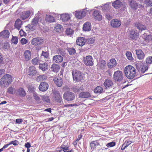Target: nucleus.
Listing matches in <instances>:
<instances>
[{
	"label": "nucleus",
	"mask_w": 152,
	"mask_h": 152,
	"mask_svg": "<svg viewBox=\"0 0 152 152\" xmlns=\"http://www.w3.org/2000/svg\"><path fill=\"white\" fill-rule=\"evenodd\" d=\"M124 73L128 79H132L134 78L136 75V69L132 66L128 65L125 68Z\"/></svg>",
	"instance_id": "1"
},
{
	"label": "nucleus",
	"mask_w": 152,
	"mask_h": 152,
	"mask_svg": "<svg viewBox=\"0 0 152 152\" xmlns=\"http://www.w3.org/2000/svg\"><path fill=\"white\" fill-rule=\"evenodd\" d=\"M12 81V77L9 74L4 75L0 79V86L1 87L7 88Z\"/></svg>",
	"instance_id": "2"
},
{
	"label": "nucleus",
	"mask_w": 152,
	"mask_h": 152,
	"mask_svg": "<svg viewBox=\"0 0 152 152\" xmlns=\"http://www.w3.org/2000/svg\"><path fill=\"white\" fill-rule=\"evenodd\" d=\"M103 84L105 87L104 91L106 93H111L113 91L111 88L113 85V81L110 79H107L105 80Z\"/></svg>",
	"instance_id": "3"
},
{
	"label": "nucleus",
	"mask_w": 152,
	"mask_h": 152,
	"mask_svg": "<svg viewBox=\"0 0 152 152\" xmlns=\"http://www.w3.org/2000/svg\"><path fill=\"white\" fill-rule=\"evenodd\" d=\"M72 75L74 80L76 82L81 81L83 79V74L80 71L75 70L73 71Z\"/></svg>",
	"instance_id": "4"
},
{
	"label": "nucleus",
	"mask_w": 152,
	"mask_h": 152,
	"mask_svg": "<svg viewBox=\"0 0 152 152\" xmlns=\"http://www.w3.org/2000/svg\"><path fill=\"white\" fill-rule=\"evenodd\" d=\"M38 17L37 16L34 18L32 20L31 23L28 25L27 27L29 29L32 31H34L36 29V27L39 26Z\"/></svg>",
	"instance_id": "5"
},
{
	"label": "nucleus",
	"mask_w": 152,
	"mask_h": 152,
	"mask_svg": "<svg viewBox=\"0 0 152 152\" xmlns=\"http://www.w3.org/2000/svg\"><path fill=\"white\" fill-rule=\"evenodd\" d=\"M113 79L115 82H120L124 78V75L122 72L120 70H117L113 74Z\"/></svg>",
	"instance_id": "6"
},
{
	"label": "nucleus",
	"mask_w": 152,
	"mask_h": 152,
	"mask_svg": "<svg viewBox=\"0 0 152 152\" xmlns=\"http://www.w3.org/2000/svg\"><path fill=\"white\" fill-rule=\"evenodd\" d=\"M87 8L84 9L82 10H77L75 12V17L78 19H82L84 18L86 15V12H91L92 10H87Z\"/></svg>",
	"instance_id": "7"
},
{
	"label": "nucleus",
	"mask_w": 152,
	"mask_h": 152,
	"mask_svg": "<svg viewBox=\"0 0 152 152\" xmlns=\"http://www.w3.org/2000/svg\"><path fill=\"white\" fill-rule=\"evenodd\" d=\"M113 6L115 9L121 8V11H124L125 8V5L124 3L117 0L114 1L112 4Z\"/></svg>",
	"instance_id": "8"
},
{
	"label": "nucleus",
	"mask_w": 152,
	"mask_h": 152,
	"mask_svg": "<svg viewBox=\"0 0 152 152\" xmlns=\"http://www.w3.org/2000/svg\"><path fill=\"white\" fill-rule=\"evenodd\" d=\"M129 5L133 10H136L137 8H142L144 7V6L142 4H139V3L137 2L134 0H131L129 1Z\"/></svg>",
	"instance_id": "9"
},
{
	"label": "nucleus",
	"mask_w": 152,
	"mask_h": 152,
	"mask_svg": "<svg viewBox=\"0 0 152 152\" xmlns=\"http://www.w3.org/2000/svg\"><path fill=\"white\" fill-rule=\"evenodd\" d=\"M64 98L68 101L73 100L75 97V94L71 92H67L65 93L63 95Z\"/></svg>",
	"instance_id": "10"
},
{
	"label": "nucleus",
	"mask_w": 152,
	"mask_h": 152,
	"mask_svg": "<svg viewBox=\"0 0 152 152\" xmlns=\"http://www.w3.org/2000/svg\"><path fill=\"white\" fill-rule=\"evenodd\" d=\"M53 93L54 95L55 100L57 102L60 103L61 105H62L63 102L62 101V98L59 92L57 90H54L53 91Z\"/></svg>",
	"instance_id": "11"
},
{
	"label": "nucleus",
	"mask_w": 152,
	"mask_h": 152,
	"mask_svg": "<svg viewBox=\"0 0 152 152\" xmlns=\"http://www.w3.org/2000/svg\"><path fill=\"white\" fill-rule=\"evenodd\" d=\"M136 68L139 72L144 73L148 69V65H142L140 64L137 63L136 64Z\"/></svg>",
	"instance_id": "12"
},
{
	"label": "nucleus",
	"mask_w": 152,
	"mask_h": 152,
	"mask_svg": "<svg viewBox=\"0 0 152 152\" xmlns=\"http://www.w3.org/2000/svg\"><path fill=\"white\" fill-rule=\"evenodd\" d=\"M92 57L90 55L86 56L84 58V64L87 66H91L93 65Z\"/></svg>",
	"instance_id": "13"
},
{
	"label": "nucleus",
	"mask_w": 152,
	"mask_h": 152,
	"mask_svg": "<svg viewBox=\"0 0 152 152\" xmlns=\"http://www.w3.org/2000/svg\"><path fill=\"white\" fill-rule=\"evenodd\" d=\"M31 14L32 15L33 14V9L31 10H28L22 12L20 18L22 20H25L28 18Z\"/></svg>",
	"instance_id": "14"
},
{
	"label": "nucleus",
	"mask_w": 152,
	"mask_h": 152,
	"mask_svg": "<svg viewBox=\"0 0 152 152\" xmlns=\"http://www.w3.org/2000/svg\"><path fill=\"white\" fill-rule=\"evenodd\" d=\"M110 23L111 26L113 28H118L121 25V22L117 19H112Z\"/></svg>",
	"instance_id": "15"
},
{
	"label": "nucleus",
	"mask_w": 152,
	"mask_h": 152,
	"mask_svg": "<svg viewBox=\"0 0 152 152\" xmlns=\"http://www.w3.org/2000/svg\"><path fill=\"white\" fill-rule=\"evenodd\" d=\"M43 42V39L41 38L38 37L32 39L31 41V43L35 46L40 45Z\"/></svg>",
	"instance_id": "16"
},
{
	"label": "nucleus",
	"mask_w": 152,
	"mask_h": 152,
	"mask_svg": "<svg viewBox=\"0 0 152 152\" xmlns=\"http://www.w3.org/2000/svg\"><path fill=\"white\" fill-rule=\"evenodd\" d=\"M93 17L97 20H100L102 19V16L100 11L98 10H95L93 12Z\"/></svg>",
	"instance_id": "17"
},
{
	"label": "nucleus",
	"mask_w": 152,
	"mask_h": 152,
	"mask_svg": "<svg viewBox=\"0 0 152 152\" xmlns=\"http://www.w3.org/2000/svg\"><path fill=\"white\" fill-rule=\"evenodd\" d=\"M37 72L36 68L33 66H30L28 69V75L31 77L36 75Z\"/></svg>",
	"instance_id": "18"
},
{
	"label": "nucleus",
	"mask_w": 152,
	"mask_h": 152,
	"mask_svg": "<svg viewBox=\"0 0 152 152\" xmlns=\"http://www.w3.org/2000/svg\"><path fill=\"white\" fill-rule=\"evenodd\" d=\"M48 85L46 82H43L40 83L39 87V88L40 91H45L48 89Z\"/></svg>",
	"instance_id": "19"
},
{
	"label": "nucleus",
	"mask_w": 152,
	"mask_h": 152,
	"mask_svg": "<svg viewBox=\"0 0 152 152\" xmlns=\"http://www.w3.org/2000/svg\"><path fill=\"white\" fill-rule=\"evenodd\" d=\"M86 39L84 37H78L76 40L77 44L80 46H82L85 44Z\"/></svg>",
	"instance_id": "20"
},
{
	"label": "nucleus",
	"mask_w": 152,
	"mask_h": 152,
	"mask_svg": "<svg viewBox=\"0 0 152 152\" xmlns=\"http://www.w3.org/2000/svg\"><path fill=\"white\" fill-rule=\"evenodd\" d=\"M53 59L54 62L59 64L62 62L63 58L62 56L60 55H58L53 56Z\"/></svg>",
	"instance_id": "21"
},
{
	"label": "nucleus",
	"mask_w": 152,
	"mask_h": 152,
	"mask_svg": "<svg viewBox=\"0 0 152 152\" xmlns=\"http://www.w3.org/2000/svg\"><path fill=\"white\" fill-rule=\"evenodd\" d=\"M117 64L116 60L114 58H112L110 59L109 62L107 63V65L109 68L112 69L115 67Z\"/></svg>",
	"instance_id": "22"
},
{
	"label": "nucleus",
	"mask_w": 152,
	"mask_h": 152,
	"mask_svg": "<svg viewBox=\"0 0 152 152\" xmlns=\"http://www.w3.org/2000/svg\"><path fill=\"white\" fill-rule=\"evenodd\" d=\"M53 80L55 84L58 87L61 86L63 83V80L61 78L59 77H54Z\"/></svg>",
	"instance_id": "23"
},
{
	"label": "nucleus",
	"mask_w": 152,
	"mask_h": 152,
	"mask_svg": "<svg viewBox=\"0 0 152 152\" xmlns=\"http://www.w3.org/2000/svg\"><path fill=\"white\" fill-rule=\"evenodd\" d=\"M135 51L138 59L140 60L144 59L145 56V55L141 50H136Z\"/></svg>",
	"instance_id": "24"
},
{
	"label": "nucleus",
	"mask_w": 152,
	"mask_h": 152,
	"mask_svg": "<svg viewBox=\"0 0 152 152\" xmlns=\"http://www.w3.org/2000/svg\"><path fill=\"white\" fill-rule=\"evenodd\" d=\"M10 33L8 30H4L0 33V37L4 38H8L9 37Z\"/></svg>",
	"instance_id": "25"
},
{
	"label": "nucleus",
	"mask_w": 152,
	"mask_h": 152,
	"mask_svg": "<svg viewBox=\"0 0 152 152\" xmlns=\"http://www.w3.org/2000/svg\"><path fill=\"white\" fill-rule=\"evenodd\" d=\"M23 22L20 19H18L15 21L14 26L15 28L19 30L21 28L23 25Z\"/></svg>",
	"instance_id": "26"
},
{
	"label": "nucleus",
	"mask_w": 152,
	"mask_h": 152,
	"mask_svg": "<svg viewBox=\"0 0 152 152\" xmlns=\"http://www.w3.org/2000/svg\"><path fill=\"white\" fill-rule=\"evenodd\" d=\"M79 97L81 98H86L91 97L90 93L87 91L81 92L79 94Z\"/></svg>",
	"instance_id": "27"
},
{
	"label": "nucleus",
	"mask_w": 152,
	"mask_h": 152,
	"mask_svg": "<svg viewBox=\"0 0 152 152\" xmlns=\"http://www.w3.org/2000/svg\"><path fill=\"white\" fill-rule=\"evenodd\" d=\"M135 26L138 29L141 31L146 29L145 26L141 23H135Z\"/></svg>",
	"instance_id": "28"
},
{
	"label": "nucleus",
	"mask_w": 152,
	"mask_h": 152,
	"mask_svg": "<svg viewBox=\"0 0 152 152\" xmlns=\"http://www.w3.org/2000/svg\"><path fill=\"white\" fill-rule=\"evenodd\" d=\"M26 93L24 89L21 88L18 89L17 91L16 94L20 97H24L26 95Z\"/></svg>",
	"instance_id": "29"
},
{
	"label": "nucleus",
	"mask_w": 152,
	"mask_h": 152,
	"mask_svg": "<svg viewBox=\"0 0 152 152\" xmlns=\"http://www.w3.org/2000/svg\"><path fill=\"white\" fill-rule=\"evenodd\" d=\"M25 57V60L27 61L29 60L31 58V53L29 50H26L24 54Z\"/></svg>",
	"instance_id": "30"
},
{
	"label": "nucleus",
	"mask_w": 152,
	"mask_h": 152,
	"mask_svg": "<svg viewBox=\"0 0 152 152\" xmlns=\"http://www.w3.org/2000/svg\"><path fill=\"white\" fill-rule=\"evenodd\" d=\"M83 30L85 31H89L91 29V23L88 22H86L85 23L83 27Z\"/></svg>",
	"instance_id": "31"
},
{
	"label": "nucleus",
	"mask_w": 152,
	"mask_h": 152,
	"mask_svg": "<svg viewBox=\"0 0 152 152\" xmlns=\"http://www.w3.org/2000/svg\"><path fill=\"white\" fill-rule=\"evenodd\" d=\"M130 37L132 39H135L138 37L139 33L134 31H132L130 32Z\"/></svg>",
	"instance_id": "32"
},
{
	"label": "nucleus",
	"mask_w": 152,
	"mask_h": 152,
	"mask_svg": "<svg viewBox=\"0 0 152 152\" xmlns=\"http://www.w3.org/2000/svg\"><path fill=\"white\" fill-rule=\"evenodd\" d=\"M94 92L96 94H101L104 91L103 88L100 86L96 87L94 90Z\"/></svg>",
	"instance_id": "33"
},
{
	"label": "nucleus",
	"mask_w": 152,
	"mask_h": 152,
	"mask_svg": "<svg viewBox=\"0 0 152 152\" xmlns=\"http://www.w3.org/2000/svg\"><path fill=\"white\" fill-rule=\"evenodd\" d=\"M34 88H33L31 89L32 90H30V89H29V91H30L31 92H33V96L35 100L38 102H40V99L39 97L38 96V95L34 91Z\"/></svg>",
	"instance_id": "34"
},
{
	"label": "nucleus",
	"mask_w": 152,
	"mask_h": 152,
	"mask_svg": "<svg viewBox=\"0 0 152 152\" xmlns=\"http://www.w3.org/2000/svg\"><path fill=\"white\" fill-rule=\"evenodd\" d=\"M45 20L47 22L50 23L55 21L54 18L51 15H46L45 17Z\"/></svg>",
	"instance_id": "35"
},
{
	"label": "nucleus",
	"mask_w": 152,
	"mask_h": 152,
	"mask_svg": "<svg viewBox=\"0 0 152 152\" xmlns=\"http://www.w3.org/2000/svg\"><path fill=\"white\" fill-rule=\"evenodd\" d=\"M60 18L64 21H67L70 19L69 15L67 14H62L60 15Z\"/></svg>",
	"instance_id": "36"
},
{
	"label": "nucleus",
	"mask_w": 152,
	"mask_h": 152,
	"mask_svg": "<svg viewBox=\"0 0 152 152\" xmlns=\"http://www.w3.org/2000/svg\"><path fill=\"white\" fill-rule=\"evenodd\" d=\"M39 68L43 71H46L48 69V65L47 63L40 64H39Z\"/></svg>",
	"instance_id": "37"
},
{
	"label": "nucleus",
	"mask_w": 152,
	"mask_h": 152,
	"mask_svg": "<svg viewBox=\"0 0 152 152\" xmlns=\"http://www.w3.org/2000/svg\"><path fill=\"white\" fill-rule=\"evenodd\" d=\"M51 69L54 72H58L59 69V66L57 64H53L51 67Z\"/></svg>",
	"instance_id": "38"
},
{
	"label": "nucleus",
	"mask_w": 152,
	"mask_h": 152,
	"mask_svg": "<svg viewBox=\"0 0 152 152\" xmlns=\"http://www.w3.org/2000/svg\"><path fill=\"white\" fill-rule=\"evenodd\" d=\"M99 145V143L96 141H93L91 143V148L94 149Z\"/></svg>",
	"instance_id": "39"
},
{
	"label": "nucleus",
	"mask_w": 152,
	"mask_h": 152,
	"mask_svg": "<svg viewBox=\"0 0 152 152\" xmlns=\"http://www.w3.org/2000/svg\"><path fill=\"white\" fill-rule=\"evenodd\" d=\"M55 30L56 32H59L62 31L63 28L61 25L60 24H57L55 26Z\"/></svg>",
	"instance_id": "40"
},
{
	"label": "nucleus",
	"mask_w": 152,
	"mask_h": 152,
	"mask_svg": "<svg viewBox=\"0 0 152 152\" xmlns=\"http://www.w3.org/2000/svg\"><path fill=\"white\" fill-rule=\"evenodd\" d=\"M127 58L130 61H132L133 60V58L132 57V54L130 52L127 51L126 53Z\"/></svg>",
	"instance_id": "41"
},
{
	"label": "nucleus",
	"mask_w": 152,
	"mask_h": 152,
	"mask_svg": "<svg viewBox=\"0 0 152 152\" xmlns=\"http://www.w3.org/2000/svg\"><path fill=\"white\" fill-rule=\"evenodd\" d=\"M83 87L81 86H75L72 88L73 91L75 93H79L80 90H82Z\"/></svg>",
	"instance_id": "42"
},
{
	"label": "nucleus",
	"mask_w": 152,
	"mask_h": 152,
	"mask_svg": "<svg viewBox=\"0 0 152 152\" xmlns=\"http://www.w3.org/2000/svg\"><path fill=\"white\" fill-rule=\"evenodd\" d=\"M67 51L70 55L74 54L76 53V50L73 48H68Z\"/></svg>",
	"instance_id": "43"
},
{
	"label": "nucleus",
	"mask_w": 152,
	"mask_h": 152,
	"mask_svg": "<svg viewBox=\"0 0 152 152\" xmlns=\"http://www.w3.org/2000/svg\"><path fill=\"white\" fill-rule=\"evenodd\" d=\"M145 62L147 64H152V56H149L147 57L145 59Z\"/></svg>",
	"instance_id": "44"
},
{
	"label": "nucleus",
	"mask_w": 152,
	"mask_h": 152,
	"mask_svg": "<svg viewBox=\"0 0 152 152\" xmlns=\"http://www.w3.org/2000/svg\"><path fill=\"white\" fill-rule=\"evenodd\" d=\"M42 100L44 102H45L47 103H50V100L49 97L47 96H42Z\"/></svg>",
	"instance_id": "45"
},
{
	"label": "nucleus",
	"mask_w": 152,
	"mask_h": 152,
	"mask_svg": "<svg viewBox=\"0 0 152 152\" xmlns=\"http://www.w3.org/2000/svg\"><path fill=\"white\" fill-rule=\"evenodd\" d=\"M74 31L70 28H68L66 31V33L67 35H70L72 34Z\"/></svg>",
	"instance_id": "46"
},
{
	"label": "nucleus",
	"mask_w": 152,
	"mask_h": 152,
	"mask_svg": "<svg viewBox=\"0 0 152 152\" xmlns=\"http://www.w3.org/2000/svg\"><path fill=\"white\" fill-rule=\"evenodd\" d=\"M94 39L93 38H89L86 39V42L89 44H92L94 42Z\"/></svg>",
	"instance_id": "47"
},
{
	"label": "nucleus",
	"mask_w": 152,
	"mask_h": 152,
	"mask_svg": "<svg viewBox=\"0 0 152 152\" xmlns=\"http://www.w3.org/2000/svg\"><path fill=\"white\" fill-rule=\"evenodd\" d=\"M58 54L61 55L62 56H64L65 55V53L64 50L63 49H58L57 51Z\"/></svg>",
	"instance_id": "48"
},
{
	"label": "nucleus",
	"mask_w": 152,
	"mask_h": 152,
	"mask_svg": "<svg viewBox=\"0 0 152 152\" xmlns=\"http://www.w3.org/2000/svg\"><path fill=\"white\" fill-rule=\"evenodd\" d=\"M103 10L105 11H107L109 9V4H104L102 7Z\"/></svg>",
	"instance_id": "49"
},
{
	"label": "nucleus",
	"mask_w": 152,
	"mask_h": 152,
	"mask_svg": "<svg viewBox=\"0 0 152 152\" xmlns=\"http://www.w3.org/2000/svg\"><path fill=\"white\" fill-rule=\"evenodd\" d=\"M18 38L16 37H13L12 39V42L13 43L17 44L18 42Z\"/></svg>",
	"instance_id": "50"
},
{
	"label": "nucleus",
	"mask_w": 152,
	"mask_h": 152,
	"mask_svg": "<svg viewBox=\"0 0 152 152\" xmlns=\"http://www.w3.org/2000/svg\"><path fill=\"white\" fill-rule=\"evenodd\" d=\"M115 145V142H112L107 143L106 145L108 147H111L114 146Z\"/></svg>",
	"instance_id": "51"
},
{
	"label": "nucleus",
	"mask_w": 152,
	"mask_h": 152,
	"mask_svg": "<svg viewBox=\"0 0 152 152\" xmlns=\"http://www.w3.org/2000/svg\"><path fill=\"white\" fill-rule=\"evenodd\" d=\"M32 63L34 65H38V59L37 58L33 59L32 60Z\"/></svg>",
	"instance_id": "52"
},
{
	"label": "nucleus",
	"mask_w": 152,
	"mask_h": 152,
	"mask_svg": "<svg viewBox=\"0 0 152 152\" xmlns=\"http://www.w3.org/2000/svg\"><path fill=\"white\" fill-rule=\"evenodd\" d=\"M42 56H43L45 58H47L49 56V53L47 52H44L43 51H42Z\"/></svg>",
	"instance_id": "53"
},
{
	"label": "nucleus",
	"mask_w": 152,
	"mask_h": 152,
	"mask_svg": "<svg viewBox=\"0 0 152 152\" xmlns=\"http://www.w3.org/2000/svg\"><path fill=\"white\" fill-rule=\"evenodd\" d=\"M132 142L131 141H130L128 140H126L125 142L123 144L124 146L125 145L126 147H127L129 145H130Z\"/></svg>",
	"instance_id": "54"
},
{
	"label": "nucleus",
	"mask_w": 152,
	"mask_h": 152,
	"mask_svg": "<svg viewBox=\"0 0 152 152\" xmlns=\"http://www.w3.org/2000/svg\"><path fill=\"white\" fill-rule=\"evenodd\" d=\"M2 46L4 49H6L9 47V43L8 42H5L2 44Z\"/></svg>",
	"instance_id": "55"
},
{
	"label": "nucleus",
	"mask_w": 152,
	"mask_h": 152,
	"mask_svg": "<svg viewBox=\"0 0 152 152\" xmlns=\"http://www.w3.org/2000/svg\"><path fill=\"white\" fill-rule=\"evenodd\" d=\"M152 39V36L151 34H148L147 37H145V40L146 41L149 42Z\"/></svg>",
	"instance_id": "56"
},
{
	"label": "nucleus",
	"mask_w": 152,
	"mask_h": 152,
	"mask_svg": "<svg viewBox=\"0 0 152 152\" xmlns=\"http://www.w3.org/2000/svg\"><path fill=\"white\" fill-rule=\"evenodd\" d=\"M20 42L22 45H24L26 44L27 43V41L26 39L23 38L21 39L20 40Z\"/></svg>",
	"instance_id": "57"
},
{
	"label": "nucleus",
	"mask_w": 152,
	"mask_h": 152,
	"mask_svg": "<svg viewBox=\"0 0 152 152\" xmlns=\"http://www.w3.org/2000/svg\"><path fill=\"white\" fill-rule=\"evenodd\" d=\"M7 91L9 94H13V88L12 87H10L8 88Z\"/></svg>",
	"instance_id": "58"
},
{
	"label": "nucleus",
	"mask_w": 152,
	"mask_h": 152,
	"mask_svg": "<svg viewBox=\"0 0 152 152\" xmlns=\"http://www.w3.org/2000/svg\"><path fill=\"white\" fill-rule=\"evenodd\" d=\"M36 80L37 82H39L41 81H42V75H39L38 76L36 79Z\"/></svg>",
	"instance_id": "59"
},
{
	"label": "nucleus",
	"mask_w": 152,
	"mask_h": 152,
	"mask_svg": "<svg viewBox=\"0 0 152 152\" xmlns=\"http://www.w3.org/2000/svg\"><path fill=\"white\" fill-rule=\"evenodd\" d=\"M18 141L17 140H15L14 141H11L10 143V145L11 144H13L14 145H18L17 143L18 142Z\"/></svg>",
	"instance_id": "60"
},
{
	"label": "nucleus",
	"mask_w": 152,
	"mask_h": 152,
	"mask_svg": "<svg viewBox=\"0 0 152 152\" xmlns=\"http://www.w3.org/2000/svg\"><path fill=\"white\" fill-rule=\"evenodd\" d=\"M144 2L148 4L151 5H152V0H145Z\"/></svg>",
	"instance_id": "61"
},
{
	"label": "nucleus",
	"mask_w": 152,
	"mask_h": 152,
	"mask_svg": "<svg viewBox=\"0 0 152 152\" xmlns=\"http://www.w3.org/2000/svg\"><path fill=\"white\" fill-rule=\"evenodd\" d=\"M82 137V135L81 134L78 136V138H77V139L75 141V142H76V144L80 140Z\"/></svg>",
	"instance_id": "62"
},
{
	"label": "nucleus",
	"mask_w": 152,
	"mask_h": 152,
	"mask_svg": "<svg viewBox=\"0 0 152 152\" xmlns=\"http://www.w3.org/2000/svg\"><path fill=\"white\" fill-rule=\"evenodd\" d=\"M106 16L107 19L108 20H110L112 18V16L109 13L107 14L106 15Z\"/></svg>",
	"instance_id": "63"
},
{
	"label": "nucleus",
	"mask_w": 152,
	"mask_h": 152,
	"mask_svg": "<svg viewBox=\"0 0 152 152\" xmlns=\"http://www.w3.org/2000/svg\"><path fill=\"white\" fill-rule=\"evenodd\" d=\"M25 147L27 148V149H29V148L31 146L30 143L29 142L26 143L25 144Z\"/></svg>",
	"instance_id": "64"
}]
</instances>
